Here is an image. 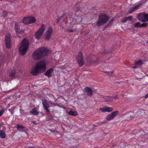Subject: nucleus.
Returning a JSON list of instances; mask_svg holds the SVG:
<instances>
[{
    "label": "nucleus",
    "mask_w": 148,
    "mask_h": 148,
    "mask_svg": "<svg viewBox=\"0 0 148 148\" xmlns=\"http://www.w3.org/2000/svg\"><path fill=\"white\" fill-rule=\"evenodd\" d=\"M50 53V51L46 47H42L38 48L35 50L32 54V57L35 60H39L45 56H47Z\"/></svg>",
    "instance_id": "nucleus-1"
},
{
    "label": "nucleus",
    "mask_w": 148,
    "mask_h": 148,
    "mask_svg": "<svg viewBox=\"0 0 148 148\" xmlns=\"http://www.w3.org/2000/svg\"><path fill=\"white\" fill-rule=\"evenodd\" d=\"M46 69V62L44 60H41L36 63V66L32 69L31 73L34 75L36 76L38 73L45 71Z\"/></svg>",
    "instance_id": "nucleus-2"
},
{
    "label": "nucleus",
    "mask_w": 148,
    "mask_h": 148,
    "mask_svg": "<svg viewBox=\"0 0 148 148\" xmlns=\"http://www.w3.org/2000/svg\"><path fill=\"white\" fill-rule=\"evenodd\" d=\"M29 42L26 38L24 39L21 42L19 49V53L21 55L23 56L28 49Z\"/></svg>",
    "instance_id": "nucleus-3"
},
{
    "label": "nucleus",
    "mask_w": 148,
    "mask_h": 148,
    "mask_svg": "<svg viewBox=\"0 0 148 148\" xmlns=\"http://www.w3.org/2000/svg\"><path fill=\"white\" fill-rule=\"evenodd\" d=\"M110 18L109 16L105 14H101L98 18L96 25L97 26H100L107 22Z\"/></svg>",
    "instance_id": "nucleus-4"
},
{
    "label": "nucleus",
    "mask_w": 148,
    "mask_h": 148,
    "mask_svg": "<svg viewBox=\"0 0 148 148\" xmlns=\"http://www.w3.org/2000/svg\"><path fill=\"white\" fill-rule=\"evenodd\" d=\"M45 25L42 24L36 32L35 34V37L36 39L38 40L40 39L45 30Z\"/></svg>",
    "instance_id": "nucleus-5"
},
{
    "label": "nucleus",
    "mask_w": 148,
    "mask_h": 148,
    "mask_svg": "<svg viewBox=\"0 0 148 148\" xmlns=\"http://www.w3.org/2000/svg\"><path fill=\"white\" fill-rule=\"evenodd\" d=\"M138 18L139 21L142 22L148 21V14H146L145 12L139 13Z\"/></svg>",
    "instance_id": "nucleus-6"
},
{
    "label": "nucleus",
    "mask_w": 148,
    "mask_h": 148,
    "mask_svg": "<svg viewBox=\"0 0 148 148\" xmlns=\"http://www.w3.org/2000/svg\"><path fill=\"white\" fill-rule=\"evenodd\" d=\"M36 19L34 17H25L23 20L22 22L26 24H29L34 23L36 21Z\"/></svg>",
    "instance_id": "nucleus-7"
},
{
    "label": "nucleus",
    "mask_w": 148,
    "mask_h": 148,
    "mask_svg": "<svg viewBox=\"0 0 148 148\" xmlns=\"http://www.w3.org/2000/svg\"><path fill=\"white\" fill-rule=\"evenodd\" d=\"M77 63L79 64V66L81 67L84 64L83 54L82 52L81 51H80L79 52V54L77 58Z\"/></svg>",
    "instance_id": "nucleus-8"
},
{
    "label": "nucleus",
    "mask_w": 148,
    "mask_h": 148,
    "mask_svg": "<svg viewBox=\"0 0 148 148\" xmlns=\"http://www.w3.org/2000/svg\"><path fill=\"white\" fill-rule=\"evenodd\" d=\"M53 30L51 27H49L46 31L45 34V39L46 40H48L50 39L52 34Z\"/></svg>",
    "instance_id": "nucleus-9"
},
{
    "label": "nucleus",
    "mask_w": 148,
    "mask_h": 148,
    "mask_svg": "<svg viewBox=\"0 0 148 148\" xmlns=\"http://www.w3.org/2000/svg\"><path fill=\"white\" fill-rule=\"evenodd\" d=\"M119 114L118 111H116L112 112L111 114L107 116L106 119L108 121H110L113 119Z\"/></svg>",
    "instance_id": "nucleus-10"
},
{
    "label": "nucleus",
    "mask_w": 148,
    "mask_h": 148,
    "mask_svg": "<svg viewBox=\"0 0 148 148\" xmlns=\"http://www.w3.org/2000/svg\"><path fill=\"white\" fill-rule=\"evenodd\" d=\"M42 103L43 106V108L46 110L47 114H49L50 112L49 109L50 106L48 103L47 100L45 99L43 100L42 101Z\"/></svg>",
    "instance_id": "nucleus-11"
},
{
    "label": "nucleus",
    "mask_w": 148,
    "mask_h": 148,
    "mask_svg": "<svg viewBox=\"0 0 148 148\" xmlns=\"http://www.w3.org/2000/svg\"><path fill=\"white\" fill-rule=\"evenodd\" d=\"M11 36L10 34L6 35L5 39V42L6 46L7 48L9 49L11 47Z\"/></svg>",
    "instance_id": "nucleus-12"
},
{
    "label": "nucleus",
    "mask_w": 148,
    "mask_h": 148,
    "mask_svg": "<svg viewBox=\"0 0 148 148\" xmlns=\"http://www.w3.org/2000/svg\"><path fill=\"white\" fill-rule=\"evenodd\" d=\"M140 112L136 111H129L128 113V116H129V118L130 119H132L134 117H136L138 115V113Z\"/></svg>",
    "instance_id": "nucleus-13"
},
{
    "label": "nucleus",
    "mask_w": 148,
    "mask_h": 148,
    "mask_svg": "<svg viewBox=\"0 0 148 148\" xmlns=\"http://www.w3.org/2000/svg\"><path fill=\"white\" fill-rule=\"evenodd\" d=\"M99 110L103 112H110L112 111L113 109L112 108L110 107L105 106L103 108H100Z\"/></svg>",
    "instance_id": "nucleus-14"
},
{
    "label": "nucleus",
    "mask_w": 148,
    "mask_h": 148,
    "mask_svg": "<svg viewBox=\"0 0 148 148\" xmlns=\"http://www.w3.org/2000/svg\"><path fill=\"white\" fill-rule=\"evenodd\" d=\"M84 90L87 93V95L88 96L90 97L92 96V91L89 87H86L84 89Z\"/></svg>",
    "instance_id": "nucleus-15"
},
{
    "label": "nucleus",
    "mask_w": 148,
    "mask_h": 148,
    "mask_svg": "<svg viewBox=\"0 0 148 148\" xmlns=\"http://www.w3.org/2000/svg\"><path fill=\"white\" fill-rule=\"evenodd\" d=\"M53 71V69L52 68L49 69L47 70L45 74V75L48 77H51V73Z\"/></svg>",
    "instance_id": "nucleus-16"
},
{
    "label": "nucleus",
    "mask_w": 148,
    "mask_h": 148,
    "mask_svg": "<svg viewBox=\"0 0 148 148\" xmlns=\"http://www.w3.org/2000/svg\"><path fill=\"white\" fill-rule=\"evenodd\" d=\"M16 125L17 127V128L19 131H23L25 130H26L25 128L26 127L24 126L20 125L18 124H16Z\"/></svg>",
    "instance_id": "nucleus-17"
},
{
    "label": "nucleus",
    "mask_w": 148,
    "mask_h": 148,
    "mask_svg": "<svg viewBox=\"0 0 148 148\" xmlns=\"http://www.w3.org/2000/svg\"><path fill=\"white\" fill-rule=\"evenodd\" d=\"M14 29L16 32L17 33H18V34H21V33L23 32L20 30L19 27L16 24H15Z\"/></svg>",
    "instance_id": "nucleus-18"
},
{
    "label": "nucleus",
    "mask_w": 148,
    "mask_h": 148,
    "mask_svg": "<svg viewBox=\"0 0 148 148\" xmlns=\"http://www.w3.org/2000/svg\"><path fill=\"white\" fill-rule=\"evenodd\" d=\"M68 114L73 116H75L78 115V113L76 111L73 110H70L68 112Z\"/></svg>",
    "instance_id": "nucleus-19"
},
{
    "label": "nucleus",
    "mask_w": 148,
    "mask_h": 148,
    "mask_svg": "<svg viewBox=\"0 0 148 148\" xmlns=\"http://www.w3.org/2000/svg\"><path fill=\"white\" fill-rule=\"evenodd\" d=\"M16 74L15 70L14 69H13L10 71L9 75L10 77H13L15 76Z\"/></svg>",
    "instance_id": "nucleus-20"
},
{
    "label": "nucleus",
    "mask_w": 148,
    "mask_h": 148,
    "mask_svg": "<svg viewBox=\"0 0 148 148\" xmlns=\"http://www.w3.org/2000/svg\"><path fill=\"white\" fill-rule=\"evenodd\" d=\"M30 112L31 114L34 115H38V113L37 110L36 109H32V110Z\"/></svg>",
    "instance_id": "nucleus-21"
},
{
    "label": "nucleus",
    "mask_w": 148,
    "mask_h": 148,
    "mask_svg": "<svg viewBox=\"0 0 148 148\" xmlns=\"http://www.w3.org/2000/svg\"><path fill=\"white\" fill-rule=\"evenodd\" d=\"M6 134L3 130H0V137L3 138L5 137Z\"/></svg>",
    "instance_id": "nucleus-22"
},
{
    "label": "nucleus",
    "mask_w": 148,
    "mask_h": 148,
    "mask_svg": "<svg viewBox=\"0 0 148 148\" xmlns=\"http://www.w3.org/2000/svg\"><path fill=\"white\" fill-rule=\"evenodd\" d=\"M94 57L96 59V60L94 61V60H92V59H91L89 61V64H96L98 62V59H97L96 57L94 56Z\"/></svg>",
    "instance_id": "nucleus-23"
},
{
    "label": "nucleus",
    "mask_w": 148,
    "mask_h": 148,
    "mask_svg": "<svg viewBox=\"0 0 148 148\" xmlns=\"http://www.w3.org/2000/svg\"><path fill=\"white\" fill-rule=\"evenodd\" d=\"M105 99H106V100L107 101H113L112 96H107L106 97Z\"/></svg>",
    "instance_id": "nucleus-24"
},
{
    "label": "nucleus",
    "mask_w": 148,
    "mask_h": 148,
    "mask_svg": "<svg viewBox=\"0 0 148 148\" xmlns=\"http://www.w3.org/2000/svg\"><path fill=\"white\" fill-rule=\"evenodd\" d=\"M143 62H142V61L140 60H138V61H137L135 63V64L136 65H141L143 64Z\"/></svg>",
    "instance_id": "nucleus-25"
},
{
    "label": "nucleus",
    "mask_w": 148,
    "mask_h": 148,
    "mask_svg": "<svg viewBox=\"0 0 148 148\" xmlns=\"http://www.w3.org/2000/svg\"><path fill=\"white\" fill-rule=\"evenodd\" d=\"M142 6V3H140L138 5L134 7V9L135 10L140 8Z\"/></svg>",
    "instance_id": "nucleus-26"
},
{
    "label": "nucleus",
    "mask_w": 148,
    "mask_h": 148,
    "mask_svg": "<svg viewBox=\"0 0 148 148\" xmlns=\"http://www.w3.org/2000/svg\"><path fill=\"white\" fill-rule=\"evenodd\" d=\"M141 25L140 23L139 22H137L135 24L134 26L136 27H141Z\"/></svg>",
    "instance_id": "nucleus-27"
},
{
    "label": "nucleus",
    "mask_w": 148,
    "mask_h": 148,
    "mask_svg": "<svg viewBox=\"0 0 148 148\" xmlns=\"http://www.w3.org/2000/svg\"><path fill=\"white\" fill-rule=\"evenodd\" d=\"M114 20V19L113 18H112L111 19V20L108 23L107 25L108 27L110 26L113 23V21Z\"/></svg>",
    "instance_id": "nucleus-28"
},
{
    "label": "nucleus",
    "mask_w": 148,
    "mask_h": 148,
    "mask_svg": "<svg viewBox=\"0 0 148 148\" xmlns=\"http://www.w3.org/2000/svg\"><path fill=\"white\" fill-rule=\"evenodd\" d=\"M135 11V10L134 9V7H133L129 9L128 11V12L129 13H131Z\"/></svg>",
    "instance_id": "nucleus-29"
},
{
    "label": "nucleus",
    "mask_w": 148,
    "mask_h": 148,
    "mask_svg": "<svg viewBox=\"0 0 148 148\" xmlns=\"http://www.w3.org/2000/svg\"><path fill=\"white\" fill-rule=\"evenodd\" d=\"M140 25L141 27H146L147 25V23H144L141 24Z\"/></svg>",
    "instance_id": "nucleus-30"
},
{
    "label": "nucleus",
    "mask_w": 148,
    "mask_h": 148,
    "mask_svg": "<svg viewBox=\"0 0 148 148\" xmlns=\"http://www.w3.org/2000/svg\"><path fill=\"white\" fill-rule=\"evenodd\" d=\"M126 20L125 17L123 18L121 20V22L122 23H125L127 21Z\"/></svg>",
    "instance_id": "nucleus-31"
},
{
    "label": "nucleus",
    "mask_w": 148,
    "mask_h": 148,
    "mask_svg": "<svg viewBox=\"0 0 148 148\" xmlns=\"http://www.w3.org/2000/svg\"><path fill=\"white\" fill-rule=\"evenodd\" d=\"M126 20L127 21H131L132 20L133 17L132 16H130L127 17H126Z\"/></svg>",
    "instance_id": "nucleus-32"
},
{
    "label": "nucleus",
    "mask_w": 148,
    "mask_h": 148,
    "mask_svg": "<svg viewBox=\"0 0 148 148\" xmlns=\"http://www.w3.org/2000/svg\"><path fill=\"white\" fill-rule=\"evenodd\" d=\"M8 14V12L6 11H3V15L5 17Z\"/></svg>",
    "instance_id": "nucleus-33"
},
{
    "label": "nucleus",
    "mask_w": 148,
    "mask_h": 148,
    "mask_svg": "<svg viewBox=\"0 0 148 148\" xmlns=\"http://www.w3.org/2000/svg\"><path fill=\"white\" fill-rule=\"evenodd\" d=\"M66 13H63L62 15H61L60 18H60V19H61L63 17H64L66 14Z\"/></svg>",
    "instance_id": "nucleus-34"
},
{
    "label": "nucleus",
    "mask_w": 148,
    "mask_h": 148,
    "mask_svg": "<svg viewBox=\"0 0 148 148\" xmlns=\"http://www.w3.org/2000/svg\"><path fill=\"white\" fill-rule=\"evenodd\" d=\"M147 0H141L140 1V3H142V5L143 3L146 2L147 1Z\"/></svg>",
    "instance_id": "nucleus-35"
},
{
    "label": "nucleus",
    "mask_w": 148,
    "mask_h": 148,
    "mask_svg": "<svg viewBox=\"0 0 148 148\" xmlns=\"http://www.w3.org/2000/svg\"><path fill=\"white\" fill-rule=\"evenodd\" d=\"M112 99H116L119 98V97H118L117 95L115 96H112Z\"/></svg>",
    "instance_id": "nucleus-36"
},
{
    "label": "nucleus",
    "mask_w": 148,
    "mask_h": 148,
    "mask_svg": "<svg viewBox=\"0 0 148 148\" xmlns=\"http://www.w3.org/2000/svg\"><path fill=\"white\" fill-rule=\"evenodd\" d=\"M4 111L3 110H1L0 111V117L3 114Z\"/></svg>",
    "instance_id": "nucleus-37"
},
{
    "label": "nucleus",
    "mask_w": 148,
    "mask_h": 148,
    "mask_svg": "<svg viewBox=\"0 0 148 148\" xmlns=\"http://www.w3.org/2000/svg\"><path fill=\"white\" fill-rule=\"evenodd\" d=\"M105 73H107V74L108 75H109L110 74H112V72H105Z\"/></svg>",
    "instance_id": "nucleus-38"
},
{
    "label": "nucleus",
    "mask_w": 148,
    "mask_h": 148,
    "mask_svg": "<svg viewBox=\"0 0 148 148\" xmlns=\"http://www.w3.org/2000/svg\"><path fill=\"white\" fill-rule=\"evenodd\" d=\"M36 121H31V122L32 123L34 124L35 125H37V123H36Z\"/></svg>",
    "instance_id": "nucleus-39"
},
{
    "label": "nucleus",
    "mask_w": 148,
    "mask_h": 148,
    "mask_svg": "<svg viewBox=\"0 0 148 148\" xmlns=\"http://www.w3.org/2000/svg\"><path fill=\"white\" fill-rule=\"evenodd\" d=\"M109 27L107 25H106L103 29L102 31H104L106 29L107 27Z\"/></svg>",
    "instance_id": "nucleus-40"
},
{
    "label": "nucleus",
    "mask_w": 148,
    "mask_h": 148,
    "mask_svg": "<svg viewBox=\"0 0 148 148\" xmlns=\"http://www.w3.org/2000/svg\"><path fill=\"white\" fill-rule=\"evenodd\" d=\"M67 30L69 32H73V30L71 29H68Z\"/></svg>",
    "instance_id": "nucleus-41"
},
{
    "label": "nucleus",
    "mask_w": 148,
    "mask_h": 148,
    "mask_svg": "<svg viewBox=\"0 0 148 148\" xmlns=\"http://www.w3.org/2000/svg\"><path fill=\"white\" fill-rule=\"evenodd\" d=\"M147 97H148V93L147 94H146V95H145V96H144V98H147Z\"/></svg>",
    "instance_id": "nucleus-42"
},
{
    "label": "nucleus",
    "mask_w": 148,
    "mask_h": 148,
    "mask_svg": "<svg viewBox=\"0 0 148 148\" xmlns=\"http://www.w3.org/2000/svg\"><path fill=\"white\" fill-rule=\"evenodd\" d=\"M57 23H58V22L60 21V18H58L57 19Z\"/></svg>",
    "instance_id": "nucleus-43"
},
{
    "label": "nucleus",
    "mask_w": 148,
    "mask_h": 148,
    "mask_svg": "<svg viewBox=\"0 0 148 148\" xmlns=\"http://www.w3.org/2000/svg\"><path fill=\"white\" fill-rule=\"evenodd\" d=\"M28 148H37V147L35 146L34 147H29Z\"/></svg>",
    "instance_id": "nucleus-44"
},
{
    "label": "nucleus",
    "mask_w": 148,
    "mask_h": 148,
    "mask_svg": "<svg viewBox=\"0 0 148 148\" xmlns=\"http://www.w3.org/2000/svg\"><path fill=\"white\" fill-rule=\"evenodd\" d=\"M136 65L135 66H133L132 67V68H134V69L136 68Z\"/></svg>",
    "instance_id": "nucleus-45"
},
{
    "label": "nucleus",
    "mask_w": 148,
    "mask_h": 148,
    "mask_svg": "<svg viewBox=\"0 0 148 148\" xmlns=\"http://www.w3.org/2000/svg\"><path fill=\"white\" fill-rule=\"evenodd\" d=\"M20 110L21 112L22 111L23 112L24 111V110H23V109H20Z\"/></svg>",
    "instance_id": "nucleus-46"
},
{
    "label": "nucleus",
    "mask_w": 148,
    "mask_h": 148,
    "mask_svg": "<svg viewBox=\"0 0 148 148\" xmlns=\"http://www.w3.org/2000/svg\"><path fill=\"white\" fill-rule=\"evenodd\" d=\"M80 10V9H78L77 10V11H79V10Z\"/></svg>",
    "instance_id": "nucleus-47"
},
{
    "label": "nucleus",
    "mask_w": 148,
    "mask_h": 148,
    "mask_svg": "<svg viewBox=\"0 0 148 148\" xmlns=\"http://www.w3.org/2000/svg\"><path fill=\"white\" fill-rule=\"evenodd\" d=\"M119 83V82H115V83Z\"/></svg>",
    "instance_id": "nucleus-48"
},
{
    "label": "nucleus",
    "mask_w": 148,
    "mask_h": 148,
    "mask_svg": "<svg viewBox=\"0 0 148 148\" xmlns=\"http://www.w3.org/2000/svg\"><path fill=\"white\" fill-rule=\"evenodd\" d=\"M53 105H55V104L54 103H53Z\"/></svg>",
    "instance_id": "nucleus-49"
}]
</instances>
